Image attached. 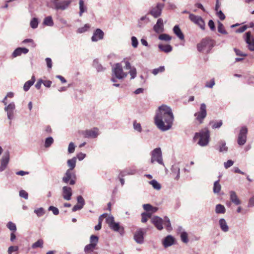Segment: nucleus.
I'll list each match as a JSON object with an SVG mask.
<instances>
[{"label": "nucleus", "instance_id": "obj_1", "mask_svg": "<svg viewBox=\"0 0 254 254\" xmlns=\"http://www.w3.org/2000/svg\"><path fill=\"white\" fill-rule=\"evenodd\" d=\"M174 116L171 108L165 105L160 106L154 117V123L162 131L169 130L172 127Z\"/></svg>", "mask_w": 254, "mask_h": 254}, {"label": "nucleus", "instance_id": "obj_2", "mask_svg": "<svg viewBox=\"0 0 254 254\" xmlns=\"http://www.w3.org/2000/svg\"><path fill=\"white\" fill-rule=\"evenodd\" d=\"M209 130L206 128H204L200 132L195 133L193 139L195 140L197 138H199L198 144L201 146H205L209 143Z\"/></svg>", "mask_w": 254, "mask_h": 254}, {"label": "nucleus", "instance_id": "obj_3", "mask_svg": "<svg viewBox=\"0 0 254 254\" xmlns=\"http://www.w3.org/2000/svg\"><path fill=\"white\" fill-rule=\"evenodd\" d=\"M106 222L110 228L113 231L119 232L123 235L124 232V228L121 226L119 223H116L114 221V218L113 216H109L106 218Z\"/></svg>", "mask_w": 254, "mask_h": 254}, {"label": "nucleus", "instance_id": "obj_4", "mask_svg": "<svg viewBox=\"0 0 254 254\" xmlns=\"http://www.w3.org/2000/svg\"><path fill=\"white\" fill-rule=\"evenodd\" d=\"M113 75L119 79H123L126 78L127 73L123 71L122 65L120 63L115 64L112 68Z\"/></svg>", "mask_w": 254, "mask_h": 254}, {"label": "nucleus", "instance_id": "obj_5", "mask_svg": "<svg viewBox=\"0 0 254 254\" xmlns=\"http://www.w3.org/2000/svg\"><path fill=\"white\" fill-rule=\"evenodd\" d=\"M151 163H153L155 161L159 164L164 165L163 159L161 149L160 147L153 149L151 153Z\"/></svg>", "mask_w": 254, "mask_h": 254}, {"label": "nucleus", "instance_id": "obj_6", "mask_svg": "<svg viewBox=\"0 0 254 254\" xmlns=\"http://www.w3.org/2000/svg\"><path fill=\"white\" fill-rule=\"evenodd\" d=\"M164 6V4L163 3H158L156 5L152 6L150 8L148 14L151 15L155 18H158L161 15Z\"/></svg>", "mask_w": 254, "mask_h": 254}, {"label": "nucleus", "instance_id": "obj_7", "mask_svg": "<svg viewBox=\"0 0 254 254\" xmlns=\"http://www.w3.org/2000/svg\"><path fill=\"white\" fill-rule=\"evenodd\" d=\"M248 132V129L246 126H243L241 128L237 140L238 144L239 145L242 146L246 143L247 141Z\"/></svg>", "mask_w": 254, "mask_h": 254}, {"label": "nucleus", "instance_id": "obj_8", "mask_svg": "<svg viewBox=\"0 0 254 254\" xmlns=\"http://www.w3.org/2000/svg\"><path fill=\"white\" fill-rule=\"evenodd\" d=\"M206 106L205 104L202 103L200 104L199 111L194 114V116L196 117V120L199 122V124H202L203 120L206 117Z\"/></svg>", "mask_w": 254, "mask_h": 254}, {"label": "nucleus", "instance_id": "obj_9", "mask_svg": "<svg viewBox=\"0 0 254 254\" xmlns=\"http://www.w3.org/2000/svg\"><path fill=\"white\" fill-rule=\"evenodd\" d=\"M189 18L191 22L198 25L200 29L203 30L205 29V24L201 16L190 13L189 15Z\"/></svg>", "mask_w": 254, "mask_h": 254}, {"label": "nucleus", "instance_id": "obj_10", "mask_svg": "<svg viewBox=\"0 0 254 254\" xmlns=\"http://www.w3.org/2000/svg\"><path fill=\"white\" fill-rule=\"evenodd\" d=\"M53 3L54 5L53 8L56 10H65L66 9L70 4L71 1L69 0H65L58 1V0H52Z\"/></svg>", "mask_w": 254, "mask_h": 254}, {"label": "nucleus", "instance_id": "obj_11", "mask_svg": "<svg viewBox=\"0 0 254 254\" xmlns=\"http://www.w3.org/2000/svg\"><path fill=\"white\" fill-rule=\"evenodd\" d=\"M145 229L139 228L137 229L134 234V240L138 243L141 244L144 242V235L146 233Z\"/></svg>", "mask_w": 254, "mask_h": 254}, {"label": "nucleus", "instance_id": "obj_12", "mask_svg": "<svg viewBox=\"0 0 254 254\" xmlns=\"http://www.w3.org/2000/svg\"><path fill=\"white\" fill-rule=\"evenodd\" d=\"M15 109V105L14 102H11L4 108V111L7 113L8 120H10L9 124H11V120L14 118V110Z\"/></svg>", "mask_w": 254, "mask_h": 254}, {"label": "nucleus", "instance_id": "obj_13", "mask_svg": "<svg viewBox=\"0 0 254 254\" xmlns=\"http://www.w3.org/2000/svg\"><path fill=\"white\" fill-rule=\"evenodd\" d=\"M9 161V153L6 151L3 155L0 166V172L3 171L6 168Z\"/></svg>", "mask_w": 254, "mask_h": 254}, {"label": "nucleus", "instance_id": "obj_14", "mask_svg": "<svg viewBox=\"0 0 254 254\" xmlns=\"http://www.w3.org/2000/svg\"><path fill=\"white\" fill-rule=\"evenodd\" d=\"M245 41L248 44V49L251 51H254V38L251 35V32L245 34Z\"/></svg>", "mask_w": 254, "mask_h": 254}, {"label": "nucleus", "instance_id": "obj_15", "mask_svg": "<svg viewBox=\"0 0 254 254\" xmlns=\"http://www.w3.org/2000/svg\"><path fill=\"white\" fill-rule=\"evenodd\" d=\"M175 243V239L171 235H168L162 241V243L165 248L173 245Z\"/></svg>", "mask_w": 254, "mask_h": 254}, {"label": "nucleus", "instance_id": "obj_16", "mask_svg": "<svg viewBox=\"0 0 254 254\" xmlns=\"http://www.w3.org/2000/svg\"><path fill=\"white\" fill-rule=\"evenodd\" d=\"M171 174L176 180H178L180 177V169L179 163L174 164L171 169Z\"/></svg>", "mask_w": 254, "mask_h": 254}, {"label": "nucleus", "instance_id": "obj_17", "mask_svg": "<svg viewBox=\"0 0 254 254\" xmlns=\"http://www.w3.org/2000/svg\"><path fill=\"white\" fill-rule=\"evenodd\" d=\"M151 221L158 230H161L163 229V220L162 218L158 216H153L151 218Z\"/></svg>", "mask_w": 254, "mask_h": 254}, {"label": "nucleus", "instance_id": "obj_18", "mask_svg": "<svg viewBox=\"0 0 254 254\" xmlns=\"http://www.w3.org/2000/svg\"><path fill=\"white\" fill-rule=\"evenodd\" d=\"M85 136L88 138H94L99 135V130L97 128H93L91 129L86 130L84 133Z\"/></svg>", "mask_w": 254, "mask_h": 254}, {"label": "nucleus", "instance_id": "obj_19", "mask_svg": "<svg viewBox=\"0 0 254 254\" xmlns=\"http://www.w3.org/2000/svg\"><path fill=\"white\" fill-rule=\"evenodd\" d=\"M104 37V32L100 29H97L94 32L91 37V40L93 42H97L102 40Z\"/></svg>", "mask_w": 254, "mask_h": 254}, {"label": "nucleus", "instance_id": "obj_20", "mask_svg": "<svg viewBox=\"0 0 254 254\" xmlns=\"http://www.w3.org/2000/svg\"><path fill=\"white\" fill-rule=\"evenodd\" d=\"M62 190L63 198L66 200H70L72 195V190L71 188L64 186Z\"/></svg>", "mask_w": 254, "mask_h": 254}, {"label": "nucleus", "instance_id": "obj_21", "mask_svg": "<svg viewBox=\"0 0 254 254\" xmlns=\"http://www.w3.org/2000/svg\"><path fill=\"white\" fill-rule=\"evenodd\" d=\"M153 30L157 33H160L164 31L163 20L162 18H159L157 23L153 27Z\"/></svg>", "mask_w": 254, "mask_h": 254}, {"label": "nucleus", "instance_id": "obj_22", "mask_svg": "<svg viewBox=\"0 0 254 254\" xmlns=\"http://www.w3.org/2000/svg\"><path fill=\"white\" fill-rule=\"evenodd\" d=\"M29 52V50L26 48H17L13 52L12 56L13 58H16L21 56L22 54H26Z\"/></svg>", "mask_w": 254, "mask_h": 254}, {"label": "nucleus", "instance_id": "obj_23", "mask_svg": "<svg viewBox=\"0 0 254 254\" xmlns=\"http://www.w3.org/2000/svg\"><path fill=\"white\" fill-rule=\"evenodd\" d=\"M178 230L180 233V237L182 241L184 243H188L189 242V239L187 233L183 230V229L182 227H179Z\"/></svg>", "mask_w": 254, "mask_h": 254}, {"label": "nucleus", "instance_id": "obj_24", "mask_svg": "<svg viewBox=\"0 0 254 254\" xmlns=\"http://www.w3.org/2000/svg\"><path fill=\"white\" fill-rule=\"evenodd\" d=\"M150 19L147 16V15L142 16L138 21L137 26L138 27H143L146 24L149 22Z\"/></svg>", "mask_w": 254, "mask_h": 254}, {"label": "nucleus", "instance_id": "obj_25", "mask_svg": "<svg viewBox=\"0 0 254 254\" xmlns=\"http://www.w3.org/2000/svg\"><path fill=\"white\" fill-rule=\"evenodd\" d=\"M219 224L221 230L224 232H227L229 231V226L226 221V220L224 218H221L219 220Z\"/></svg>", "mask_w": 254, "mask_h": 254}, {"label": "nucleus", "instance_id": "obj_26", "mask_svg": "<svg viewBox=\"0 0 254 254\" xmlns=\"http://www.w3.org/2000/svg\"><path fill=\"white\" fill-rule=\"evenodd\" d=\"M217 149L220 152L226 153L228 151V147L226 146V142L224 140H221L218 142V147Z\"/></svg>", "mask_w": 254, "mask_h": 254}, {"label": "nucleus", "instance_id": "obj_27", "mask_svg": "<svg viewBox=\"0 0 254 254\" xmlns=\"http://www.w3.org/2000/svg\"><path fill=\"white\" fill-rule=\"evenodd\" d=\"M35 81V78L34 75L31 77V79L26 81L23 86V89L25 91H27L30 89V87L33 85Z\"/></svg>", "mask_w": 254, "mask_h": 254}, {"label": "nucleus", "instance_id": "obj_28", "mask_svg": "<svg viewBox=\"0 0 254 254\" xmlns=\"http://www.w3.org/2000/svg\"><path fill=\"white\" fill-rule=\"evenodd\" d=\"M173 32L181 40L184 39V35L178 25H175L173 28Z\"/></svg>", "mask_w": 254, "mask_h": 254}, {"label": "nucleus", "instance_id": "obj_29", "mask_svg": "<svg viewBox=\"0 0 254 254\" xmlns=\"http://www.w3.org/2000/svg\"><path fill=\"white\" fill-rule=\"evenodd\" d=\"M230 199L232 202L236 205H239L241 204V201L238 197L236 192L234 191H230Z\"/></svg>", "mask_w": 254, "mask_h": 254}, {"label": "nucleus", "instance_id": "obj_30", "mask_svg": "<svg viewBox=\"0 0 254 254\" xmlns=\"http://www.w3.org/2000/svg\"><path fill=\"white\" fill-rule=\"evenodd\" d=\"M158 48L161 51L166 53H170L172 51V47L170 45L159 44Z\"/></svg>", "mask_w": 254, "mask_h": 254}, {"label": "nucleus", "instance_id": "obj_31", "mask_svg": "<svg viewBox=\"0 0 254 254\" xmlns=\"http://www.w3.org/2000/svg\"><path fill=\"white\" fill-rule=\"evenodd\" d=\"M43 24L44 25L48 26H53L54 25V22L52 16H48L46 17L43 20Z\"/></svg>", "mask_w": 254, "mask_h": 254}, {"label": "nucleus", "instance_id": "obj_32", "mask_svg": "<svg viewBox=\"0 0 254 254\" xmlns=\"http://www.w3.org/2000/svg\"><path fill=\"white\" fill-rule=\"evenodd\" d=\"M76 157H74L71 159H69L67 161L68 166L69 167L68 170H73L76 165Z\"/></svg>", "mask_w": 254, "mask_h": 254}, {"label": "nucleus", "instance_id": "obj_33", "mask_svg": "<svg viewBox=\"0 0 254 254\" xmlns=\"http://www.w3.org/2000/svg\"><path fill=\"white\" fill-rule=\"evenodd\" d=\"M72 173L71 170H67L66 171L64 176L63 178V181L65 183H67L71 179Z\"/></svg>", "mask_w": 254, "mask_h": 254}, {"label": "nucleus", "instance_id": "obj_34", "mask_svg": "<svg viewBox=\"0 0 254 254\" xmlns=\"http://www.w3.org/2000/svg\"><path fill=\"white\" fill-rule=\"evenodd\" d=\"M96 247V246L93 245L92 244H88L84 247V251L87 254H90L89 253L93 252Z\"/></svg>", "mask_w": 254, "mask_h": 254}, {"label": "nucleus", "instance_id": "obj_35", "mask_svg": "<svg viewBox=\"0 0 254 254\" xmlns=\"http://www.w3.org/2000/svg\"><path fill=\"white\" fill-rule=\"evenodd\" d=\"M226 209L224 205L218 204L216 205L215 212L217 214H224L225 213Z\"/></svg>", "mask_w": 254, "mask_h": 254}, {"label": "nucleus", "instance_id": "obj_36", "mask_svg": "<svg viewBox=\"0 0 254 254\" xmlns=\"http://www.w3.org/2000/svg\"><path fill=\"white\" fill-rule=\"evenodd\" d=\"M79 15L81 16L82 13L87 10V7L84 5V2L83 0H79Z\"/></svg>", "mask_w": 254, "mask_h": 254}, {"label": "nucleus", "instance_id": "obj_37", "mask_svg": "<svg viewBox=\"0 0 254 254\" xmlns=\"http://www.w3.org/2000/svg\"><path fill=\"white\" fill-rule=\"evenodd\" d=\"M221 189V186L219 184V180L215 181L214 183L213 191L214 193H218Z\"/></svg>", "mask_w": 254, "mask_h": 254}, {"label": "nucleus", "instance_id": "obj_38", "mask_svg": "<svg viewBox=\"0 0 254 254\" xmlns=\"http://www.w3.org/2000/svg\"><path fill=\"white\" fill-rule=\"evenodd\" d=\"M149 184L151 185L154 189L159 190L161 188V185L155 180H153L149 182Z\"/></svg>", "mask_w": 254, "mask_h": 254}, {"label": "nucleus", "instance_id": "obj_39", "mask_svg": "<svg viewBox=\"0 0 254 254\" xmlns=\"http://www.w3.org/2000/svg\"><path fill=\"white\" fill-rule=\"evenodd\" d=\"M163 223L166 227L167 231H170L171 230H172V228L171 227L170 219H169V218L168 217H165L164 218V220H163Z\"/></svg>", "mask_w": 254, "mask_h": 254}, {"label": "nucleus", "instance_id": "obj_40", "mask_svg": "<svg viewBox=\"0 0 254 254\" xmlns=\"http://www.w3.org/2000/svg\"><path fill=\"white\" fill-rule=\"evenodd\" d=\"M43 241L42 239H39L37 242L32 244V248L33 249H36L38 248H42L43 247Z\"/></svg>", "mask_w": 254, "mask_h": 254}, {"label": "nucleus", "instance_id": "obj_41", "mask_svg": "<svg viewBox=\"0 0 254 254\" xmlns=\"http://www.w3.org/2000/svg\"><path fill=\"white\" fill-rule=\"evenodd\" d=\"M158 39L162 41H169L172 37L167 34H161L158 36Z\"/></svg>", "mask_w": 254, "mask_h": 254}, {"label": "nucleus", "instance_id": "obj_42", "mask_svg": "<svg viewBox=\"0 0 254 254\" xmlns=\"http://www.w3.org/2000/svg\"><path fill=\"white\" fill-rule=\"evenodd\" d=\"M151 216V213L149 212H143L141 214V222L145 223L147 222L148 218Z\"/></svg>", "mask_w": 254, "mask_h": 254}, {"label": "nucleus", "instance_id": "obj_43", "mask_svg": "<svg viewBox=\"0 0 254 254\" xmlns=\"http://www.w3.org/2000/svg\"><path fill=\"white\" fill-rule=\"evenodd\" d=\"M165 71V66H161L158 68H154L152 70V73L154 75H156L159 73L163 72Z\"/></svg>", "mask_w": 254, "mask_h": 254}, {"label": "nucleus", "instance_id": "obj_44", "mask_svg": "<svg viewBox=\"0 0 254 254\" xmlns=\"http://www.w3.org/2000/svg\"><path fill=\"white\" fill-rule=\"evenodd\" d=\"M38 20L37 18H33L30 21V26L33 29H35L38 27Z\"/></svg>", "mask_w": 254, "mask_h": 254}, {"label": "nucleus", "instance_id": "obj_45", "mask_svg": "<svg viewBox=\"0 0 254 254\" xmlns=\"http://www.w3.org/2000/svg\"><path fill=\"white\" fill-rule=\"evenodd\" d=\"M89 28H90V25L88 24H86L84 25V26L79 28L77 29V32L78 33H82L85 32L86 31H88V30L89 29Z\"/></svg>", "mask_w": 254, "mask_h": 254}, {"label": "nucleus", "instance_id": "obj_46", "mask_svg": "<svg viewBox=\"0 0 254 254\" xmlns=\"http://www.w3.org/2000/svg\"><path fill=\"white\" fill-rule=\"evenodd\" d=\"M34 213L36 214L38 217H40L45 214V210L43 208L40 207L34 210Z\"/></svg>", "mask_w": 254, "mask_h": 254}, {"label": "nucleus", "instance_id": "obj_47", "mask_svg": "<svg viewBox=\"0 0 254 254\" xmlns=\"http://www.w3.org/2000/svg\"><path fill=\"white\" fill-rule=\"evenodd\" d=\"M134 173H135V171L134 170H130V171L124 170V171H122L120 173L119 177H124L126 175H133Z\"/></svg>", "mask_w": 254, "mask_h": 254}, {"label": "nucleus", "instance_id": "obj_48", "mask_svg": "<svg viewBox=\"0 0 254 254\" xmlns=\"http://www.w3.org/2000/svg\"><path fill=\"white\" fill-rule=\"evenodd\" d=\"M54 142V139L52 137H48L46 138L45 142V147L46 148L49 147Z\"/></svg>", "mask_w": 254, "mask_h": 254}, {"label": "nucleus", "instance_id": "obj_49", "mask_svg": "<svg viewBox=\"0 0 254 254\" xmlns=\"http://www.w3.org/2000/svg\"><path fill=\"white\" fill-rule=\"evenodd\" d=\"M99 238L95 235H91L90 238V244H92L95 246H97Z\"/></svg>", "mask_w": 254, "mask_h": 254}, {"label": "nucleus", "instance_id": "obj_50", "mask_svg": "<svg viewBox=\"0 0 254 254\" xmlns=\"http://www.w3.org/2000/svg\"><path fill=\"white\" fill-rule=\"evenodd\" d=\"M218 31L219 32L224 34H227V31L225 30L223 24L220 22H218Z\"/></svg>", "mask_w": 254, "mask_h": 254}, {"label": "nucleus", "instance_id": "obj_51", "mask_svg": "<svg viewBox=\"0 0 254 254\" xmlns=\"http://www.w3.org/2000/svg\"><path fill=\"white\" fill-rule=\"evenodd\" d=\"M133 128L137 131L140 132L142 131V127L140 123H137L136 121L133 122Z\"/></svg>", "mask_w": 254, "mask_h": 254}, {"label": "nucleus", "instance_id": "obj_52", "mask_svg": "<svg viewBox=\"0 0 254 254\" xmlns=\"http://www.w3.org/2000/svg\"><path fill=\"white\" fill-rule=\"evenodd\" d=\"M128 73L131 76L130 79H134L136 77V73H137L136 69L135 67L133 66L132 68H131V69L129 70Z\"/></svg>", "mask_w": 254, "mask_h": 254}, {"label": "nucleus", "instance_id": "obj_53", "mask_svg": "<svg viewBox=\"0 0 254 254\" xmlns=\"http://www.w3.org/2000/svg\"><path fill=\"white\" fill-rule=\"evenodd\" d=\"M7 228L11 231H15L16 230V227L14 223L12 222H9L6 225Z\"/></svg>", "mask_w": 254, "mask_h": 254}, {"label": "nucleus", "instance_id": "obj_54", "mask_svg": "<svg viewBox=\"0 0 254 254\" xmlns=\"http://www.w3.org/2000/svg\"><path fill=\"white\" fill-rule=\"evenodd\" d=\"M212 127L213 129L220 127L222 125V121H219L216 122H212Z\"/></svg>", "mask_w": 254, "mask_h": 254}, {"label": "nucleus", "instance_id": "obj_55", "mask_svg": "<svg viewBox=\"0 0 254 254\" xmlns=\"http://www.w3.org/2000/svg\"><path fill=\"white\" fill-rule=\"evenodd\" d=\"M131 40L132 46L134 48H137L138 44V42L137 38L134 36H132L131 38Z\"/></svg>", "mask_w": 254, "mask_h": 254}, {"label": "nucleus", "instance_id": "obj_56", "mask_svg": "<svg viewBox=\"0 0 254 254\" xmlns=\"http://www.w3.org/2000/svg\"><path fill=\"white\" fill-rule=\"evenodd\" d=\"M75 146L74 144L71 142L69 143L68 147V152L69 153H73L75 150Z\"/></svg>", "mask_w": 254, "mask_h": 254}, {"label": "nucleus", "instance_id": "obj_57", "mask_svg": "<svg viewBox=\"0 0 254 254\" xmlns=\"http://www.w3.org/2000/svg\"><path fill=\"white\" fill-rule=\"evenodd\" d=\"M19 196L21 197H23V198H25V199H27L28 197V194L24 190H21L19 191Z\"/></svg>", "mask_w": 254, "mask_h": 254}, {"label": "nucleus", "instance_id": "obj_58", "mask_svg": "<svg viewBox=\"0 0 254 254\" xmlns=\"http://www.w3.org/2000/svg\"><path fill=\"white\" fill-rule=\"evenodd\" d=\"M77 201L78 202V204H80V205L84 206L85 204V201L83 197L81 195H79L77 197Z\"/></svg>", "mask_w": 254, "mask_h": 254}, {"label": "nucleus", "instance_id": "obj_59", "mask_svg": "<svg viewBox=\"0 0 254 254\" xmlns=\"http://www.w3.org/2000/svg\"><path fill=\"white\" fill-rule=\"evenodd\" d=\"M49 210L52 211L54 215H58L59 213V209L53 206H51L48 208Z\"/></svg>", "mask_w": 254, "mask_h": 254}, {"label": "nucleus", "instance_id": "obj_60", "mask_svg": "<svg viewBox=\"0 0 254 254\" xmlns=\"http://www.w3.org/2000/svg\"><path fill=\"white\" fill-rule=\"evenodd\" d=\"M234 164V161L232 160H229L227 162H224V166L225 169H228Z\"/></svg>", "mask_w": 254, "mask_h": 254}, {"label": "nucleus", "instance_id": "obj_61", "mask_svg": "<svg viewBox=\"0 0 254 254\" xmlns=\"http://www.w3.org/2000/svg\"><path fill=\"white\" fill-rule=\"evenodd\" d=\"M94 65L98 72L102 71L104 69V67L101 64H99L96 61L94 62Z\"/></svg>", "mask_w": 254, "mask_h": 254}, {"label": "nucleus", "instance_id": "obj_62", "mask_svg": "<svg viewBox=\"0 0 254 254\" xmlns=\"http://www.w3.org/2000/svg\"><path fill=\"white\" fill-rule=\"evenodd\" d=\"M234 50L237 56H242V57H246L247 56V54L242 52L239 49L234 48Z\"/></svg>", "mask_w": 254, "mask_h": 254}, {"label": "nucleus", "instance_id": "obj_63", "mask_svg": "<svg viewBox=\"0 0 254 254\" xmlns=\"http://www.w3.org/2000/svg\"><path fill=\"white\" fill-rule=\"evenodd\" d=\"M215 83L214 79L213 78L210 80V81L209 82H206V83L205 84V87L210 88H212L213 87V86L215 85Z\"/></svg>", "mask_w": 254, "mask_h": 254}, {"label": "nucleus", "instance_id": "obj_64", "mask_svg": "<svg viewBox=\"0 0 254 254\" xmlns=\"http://www.w3.org/2000/svg\"><path fill=\"white\" fill-rule=\"evenodd\" d=\"M248 28V26L246 25H243L236 30V33H243Z\"/></svg>", "mask_w": 254, "mask_h": 254}]
</instances>
